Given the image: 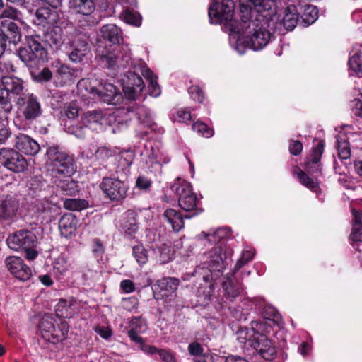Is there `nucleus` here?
<instances>
[{"instance_id":"23","label":"nucleus","mask_w":362,"mask_h":362,"mask_svg":"<svg viewBox=\"0 0 362 362\" xmlns=\"http://www.w3.org/2000/svg\"><path fill=\"white\" fill-rule=\"evenodd\" d=\"M71 175H64L63 178L59 177L56 178L54 181L57 189L64 195L71 196L78 192V185L76 182L71 177Z\"/></svg>"},{"instance_id":"47","label":"nucleus","mask_w":362,"mask_h":362,"mask_svg":"<svg viewBox=\"0 0 362 362\" xmlns=\"http://www.w3.org/2000/svg\"><path fill=\"white\" fill-rule=\"evenodd\" d=\"M206 258H207V260L205 261V266H204V268H206V270L205 269V284H209V287L210 288V291H208V298L209 300H211V298H212V294L211 293V292L214 291V288H215V285H216V281L219 279L221 276H220L219 277L215 279H212L211 278V273L209 272V269L208 268V264H207V261L209 260V258H208V254L206 255ZM206 288V286L205 285V288Z\"/></svg>"},{"instance_id":"56","label":"nucleus","mask_w":362,"mask_h":362,"mask_svg":"<svg viewBox=\"0 0 362 362\" xmlns=\"http://www.w3.org/2000/svg\"><path fill=\"white\" fill-rule=\"evenodd\" d=\"M353 113L356 117L362 118V93H360L358 98L353 101Z\"/></svg>"},{"instance_id":"64","label":"nucleus","mask_w":362,"mask_h":362,"mask_svg":"<svg viewBox=\"0 0 362 362\" xmlns=\"http://www.w3.org/2000/svg\"><path fill=\"white\" fill-rule=\"evenodd\" d=\"M110 151L106 147L98 148L95 153V156L98 160H105L110 156Z\"/></svg>"},{"instance_id":"59","label":"nucleus","mask_w":362,"mask_h":362,"mask_svg":"<svg viewBox=\"0 0 362 362\" xmlns=\"http://www.w3.org/2000/svg\"><path fill=\"white\" fill-rule=\"evenodd\" d=\"M1 18L16 19L18 17V11L12 7L6 8L0 16Z\"/></svg>"},{"instance_id":"7","label":"nucleus","mask_w":362,"mask_h":362,"mask_svg":"<svg viewBox=\"0 0 362 362\" xmlns=\"http://www.w3.org/2000/svg\"><path fill=\"white\" fill-rule=\"evenodd\" d=\"M16 105L28 121L35 119L42 113L39 99L33 93H23L17 98Z\"/></svg>"},{"instance_id":"36","label":"nucleus","mask_w":362,"mask_h":362,"mask_svg":"<svg viewBox=\"0 0 362 362\" xmlns=\"http://www.w3.org/2000/svg\"><path fill=\"white\" fill-rule=\"evenodd\" d=\"M156 258L160 264H165L169 262L173 257L174 252L170 246L166 244L156 247L153 250Z\"/></svg>"},{"instance_id":"63","label":"nucleus","mask_w":362,"mask_h":362,"mask_svg":"<svg viewBox=\"0 0 362 362\" xmlns=\"http://www.w3.org/2000/svg\"><path fill=\"white\" fill-rule=\"evenodd\" d=\"M139 332L134 329H130L128 332V336L132 341L138 344L141 347L144 344L143 339L139 336Z\"/></svg>"},{"instance_id":"43","label":"nucleus","mask_w":362,"mask_h":362,"mask_svg":"<svg viewBox=\"0 0 362 362\" xmlns=\"http://www.w3.org/2000/svg\"><path fill=\"white\" fill-rule=\"evenodd\" d=\"M88 202L85 199H66L64 201L65 209L71 211H81L88 207Z\"/></svg>"},{"instance_id":"1","label":"nucleus","mask_w":362,"mask_h":362,"mask_svg":"<svg viewBox=\"0 0 362 362\" xmlns=\"http://www.w3.org/2000/svg\"><path fill=\"white\" fill-rule=\"evenodd\" d=\"M240 24L238 33L233 34L237 41L245 47L255 51L260 50L269 42L270 32L260 23V18H264L263 14H259L255 20H252L251 8L240 3Z\"/></svg>"},{"instance_id":"9","label":"nucleus","mask_w":362,"mask_h":362,"mask_svg":"<svg viewBox=\"0 0 362 362\" xmlns=\"http://www.w3.org/2000/svg\"><path fill=\"white\" fill-rule=\"evenodd\" d=\"M69 40L72 48L69 55L70 59L75 63L81 62L88 52V37L84 33L74 29L70 33Z\"/></svg>"},{"instance_id":"26","label":"nucleus","mask_w":362,"mask_h":362,"mask_svg":"<svg viewBox=\"0 0 362 362\" xmlns=\"http://www.w3.org/2000/svg\"><path fill=\"white\" fill-rule=\"evenodd\" d=\"M45 42L47 43L53 49L57 50L61 48L64 42L62 30L56 27L47 31L45 36Z\"/></svg>"},{"instance_id":"28","label":"nucleus","mask_w":362,"mask_h":362,"mask_svg":"<svg viewBox=\"0 0 362 362\" xmlns=\"http://www.w3.org/2000/svg\"><path fill=\"white\" fill-rule=\"evenodd\" d=\"M299 13L298 9L294 5H288L285 11L282 19L283 25L287 30H293L298 21Z\"/></svg>"},{"instance_id":"55","label":"nucleus","mask_w":362,"mask_h":362,"mask_svg":"<svg viewBox=\"0 0 362 362\" xmlns=\"http://www.w3.org/2000/svg\"><path fill=\"white\" fill-rule=\"evenodd\" d=\"M130 329H134L139 332H144L146 329V323L144 319L134 317L132 320V327Z\"/></svg>"},{"instance_id":"6","label":"nucleus","mask_w":362,"mask_h":362,"mask_svg":"<svg viewBox=\"0 0 362 362\" xmlns=\"http://www.w3.org/2000/svg\"><path fill=\"white\" fill-rule=\"evenodd\" d=\"M89 93L94 98L109 105H119L123 101V95L117 87L110 83H100L97 87H90Z\"/></svg>"},{"instance_id":"34","label":"nucleus","mask_w":362,"mask_h":362,"mask_svg":"<svg viewBox=\"0 0 362 362\" xmlns=\"http://www.w3.org/2000/svg\"><path fill=\"white\" fill-rule=\"evenodd\" d=\"M55 8L41 7L36 11L35 16L40 23L54 24L57 22V14Z\"/></svg>"},{"instance_id":"50","label":"nucleus","mask_w":362,"mask_h":362,"mask_svg":"<svg viewBox=\"0 0 362 362\" xmlns=\"http://www.w3.org/2000/svg\"><path fill=\"white\" fill-rule=\"evenodd\" d=\"M86 127L82 125H71L66 127L68 133L75 135L78 139H83L86 133Z\"/></svg>"},{"instance_id":"39","label":"nucleus","mask_w":362,"mask_h":362,"mask_svg":"<svg viewBox=\"0 0 362 362\" xmlns=\"http://www.w3.org/2000/svg\"><path fill=\"white\" fill-rule=\"evenodd\" d=\"M241 2H244L245 6L251 8V16H253L255 11L260 14L270 8V6L267 7L268 1L267 0H240V4ZM239 6H240V4Z\"/></svg>"},{"instance_id":"22","label":"nucleus","mask_w":362,"mask_h":362,"mask_svg":"<svg viewBox=\"0 0 362 362\" xmlns=\"http://www.w3.org/2000/svg\"><path fill=\"white\" fill-rule=\"evenodd\" d=\"M293 176H296L298 179L299 182L311 190L313 192L316 194L321 192V189L319 186V183L317 180L310 177L305 171H303L300 167L296 165L293 167L292 170Z\"/></svg>"},{"instance_id":"11","label":"nucleus","mask_w":362,"mask_h":362,"mask_svg":"<svg viewBox=\"0 0 362 362\" xmlns=\"http://www.w3.org/2000/svg\"><path fill=\"white\" fill-rule=\"evenodd\" d=\"M324 151V140H319L317 144L312 147L310 154L305 158L304 161V168L308 173L311 175L322 174V164L321 159Z\"/></svg>"},{"instance_id":"17","label":"nucleus","mask_w":362,"mask_h":362,"mask_svg":"<svg viewBox=\"0 0 362 362\" xmlns=\"http://www.w3.org/2000/svg\"><path fill=\"white\" fill-rule=\"evenodd\" d=\"M6 264L10 272L19 280L27 281L32 275L30 268L25 265L23 260L18 257L6 258Z\"/></svg>"},{"instance_id":"10","label":"nucleus","mask_w":362,"mask_h":362,"mask_svg":"<svg viewBox=\"0 0 362 362\" xmlns=\"http://www.w3.org/2000/svg\"><path fill=\"white\" fill-rule=\"evenodd\" d=\"M252 348L264 360L272 361L276 357V348L267 335L257 333L252 339Z\"/></svg>"},{"instance_id":"8","label":"nucleus","mask_w":362,"mask_h":362,"mask_svg":"<svg viewBox=\"0 0 362 362\" xmlns=\"http://www.w3.org/2000/svg\"><path fill=\"white\" fill-rule=\"evenodd\" d=\"M0 163L14 173L23 172L28 167L25 157L12 148L0 149Z\"/></svg>"},{"instance_id":"38","label":"nucleus","mask_w":362,"mask_h":362,"mask_svg":"<svg viewBox=\"0 0 362 362\" xmlns=\"http://www.w3.org/2000/svg\"><path fill=\"white\" fill-rule=\"evenodd\" d=\"M344 135H337V148L338 156L341 160H346L351 156V148L349 141Z\"/></svg>"},{"instance_id":"57","label":"nucleus","mask_w":362,"mask_h":362,"mask_svg":"<svg viewBox=\"0 0 362 362\" xmlns=\"http://www.w3.org/2000/svg\"><path fill=\"white\" fill-rule=\"evenodd\" d=\"M64 115L69 119H74L78 115V108L74 103H71L64 108Z\"/></svg>"},{"instance_id":"49","label":"nucleus","mask_w":362,"mask_h":362,"mask_svg":"<svg viewBox=\"0 0 362 362\" xmlns=\"http://www.w3.org/2000/svg\"><path fill=\"white\" fill-rule=\"evenodd\" d=\"M83 16L78 20V25L81 28L93 27L98 25L100 19L95 18L91 14H82Z\"/></svg>"},{"instance_id":"33","label":"nucleus","mask_w":362,"mask_h":362,"mask_svg":"<svg viewBox=\"0 0 362 362\" xmlns=\"http://www.w3.org/2000/svg\"><path fill=\"white\" fill-rule=\"evenodd\" d=\"M98 62L100 66L107 69L113 68L116 65L118 58L115 50H103L98 54Z\"/></svg>"},{"instance_id":"19","label":"nucleus","mask_w":362,"mask_h":362,"mask_svg":"<svg viewBox=\"0 0 362 362\" xmlns=\"http://www.w3.org/2000/svg\"><path fill=\"white\" fill-rule=\"evenodd\" d=\"M16 148L28 155H35L40 151L39 144L28 135L20 134L16 137Z\"/></svg>"},{"instance_id":"4","label":"nucleus","mask_w":362,"mask_h":362,"mask_svg":"<svg viewBox=\"0 0 362 362\" xmlns=\"http://www.w3.org/2000/svg\"><path fill=\"white\" fill-rule=\"evenodd\" d=\"M20 59L30 69L36 68L47 59V52L40 42L39 36H30L27 43L18 49Z\"/></svg>"},{"instance_id":"44","label":"nucleus","mask_w":362,"mask_h":362,"mask_svg":"<svg viewBox=\"0 0 362 362\" xmlns=\"http://www.w3.org/2000/svg\"><path fill=\"white\" fill-rule=\"evenodd\" d=\"M104 115L101 110H89L84 112L81 117L84 122L88 124L98 123L103 119Z\"/></svg>"},{"instance_id":"40","label":"nucleus","mask_w":362,"mask_h":362,"mask_svg":"<svg viewBox=\"0 0 362 362\" xmlns=\"http://www.w3.org/2000/svg\"><path fill=\"white\" fill-rule=\"evenodd\" d=\"M124 232L128 235H132L138 230V226L133 211L127 212V218L122 224Z\"/></svg>"},{"instance_id":"60","label":"nucleus","mask_w":362,"mask_h":362,"mask_svg":"<svg viewBox=\"0 0 362 362\" xmlns=\"http://www.w3.org/2000/svg\"><path fill=\"white\" fill-rule=\"evenodd\" d=\"M158 354H159L160 359L165 362L176 361L175 358L173 354L167 350L160 349V351H158Z\"/></svg>"},{"instance_id":"35","label":"nucleus","mask_w":362,"mask_h":362,"mask_svg":"<svg viewBox=\"0 0 362 362\" xmlns=\"http://www.w3.org/2000/svg\"><path fill=\"white\" fill-rule=\"evenodd\" d=\"M68 156L66 153L59 151L58 148L49 147L47 150V164L52 166V168H54L56 166H59V163Z\"/></svg>"},{"instance_id":"62","label":"nucleus","mask_w":362,"mask_h":362,"mask_svg":"<svg viewBox=\"0 0 362 362\" xmlns=\"http://www.w3.org/2000/svg\"><path fill=\"white\" fill-rule=\"evenodd\" d=\"M95 331L105 339H107L112 336V331L109 327L98 326L95 328Z\"/></svg>"},{"instance_id":"46","label":"nucleus","mask_w":362,"mask_h":362,"mask_svg":"<svg viewBox=\"0 0 362 362\" xmlns=\"http://www.w3.org/2000/svg\"><path fill=\"white\" fill-rule=\"evenodd\" d=\"M349 68L357 74L362 71V51L356 52L349 59Z\"/></svg>"},{"instance_id":"12","label":"nucleus","mask_w":362,"mask_h":362,"mask_svg":"<svg viewBox=\"0 0 362 362\" xmlns=\"http://www.w3.org/2000/svg\"><path fill=\"white\" fill-rule=\"evenodd\" d=\"M221 284L224 293L220 305L222 308H230L227 304L234 301L240 296L242 290L241 284L235 279L234 274H226Z\"/></svg>"},{"instance_id":"25","label":"nucleus","mask_w":362,"mask_h":362,"mask_svg":"<svg viewBox=\"0 0 362 362\" xmlns=\"http://www.w3.org/2000/svg\"><path fill=\"white\" fill-rule=\"evenodd\" d=\"M76 301L74 298L69 300L60 299L55 306V313L59 317L69 318L75 313L74 306Z\"/></svg>"},{"instance_id":"27","label":"nucleus","mask_w":362,"mask_h":362,"mask_svg":"<svg viewBox=\"0 0 362 362\" xmlns=\"http://www.w3.org/2000/svg\"><path fill=\"white\" fill-rule=\"evenodd\" d=\"M4 30L0 32L4 37L5 42L17 43L21 40V35L17 25L11 21H5L3 24Z\"/></svg>"},{"instance_id":"51","label":"nucleus","mask_w":362,"mask_h":362,"mask_svg":"<svg viewBox=\"0 0 362 362\" xmlns=\"http://www.w3.org/2000/svg\"><path fill=\"white\" fill-rule=\"evenodd\" d=\"M52 78V73L51 70L45 67L42 69L37 74L34 76L35 81L39 83H45L49 81Z\"/></svg>"},{"instance_id":"52","label":"nucleus","mask_w":362,"mask_h":362,"mask_svg":"<svg viewBox=\"0 0 362 362\" xmlns=\"http://www.w3.org/2000/svg\"><path fill=\"white\" fill-rule=\"evenodd\" d=\"M0 105L6 113H10L13 109V105L7 98V95L4 92V88L0 89Z\"/></svg>"},{"instance_id":"30","label":"nucleus","mask_w":362,"mask_h":362,"mask_svg":"<svg viewBox=\"0 0 362 362\" xmlns=\"http://www.w3.org/2000/svg\"><path fill=\"white\" fill-rule=\"evenodd\" d=\"M52 175L58 178L66 175H72L76 171V166L71 157L68 156L59 163V166L52 168Z\"/></svg>"},{"instance_id":"29","label":"nucleus","mask_w":362,"mask_h":362,"mask_svg":"<svg viewBox=\"0 0 362 362\" xmlns=\"http://www.w3.org/2000/svg\"><path fill=\"white\" fill-rule=\"evenodd\" d=\"M165 220L170 224L175 232H179L184 227V218L178 211L173 209H168L163 214Z\"/></svg>"},{"instance_id":"5","label":"nucleus","mask_w":362,"mask_h":362,"mask_svg":"<svg viewBox=\"0 0 362 362\" xmlns=\"http://www.w3.org/2000/svg\"><path fill=\"white\" fill-rule=\"evenodd\" d=\"M171 190L177 196L180 207L185 211L192 212V215H185V218H190L201 213L202 210L197 209L198 199L189 182L178 178L171 185Z\"/></svg>"},{"instance_id":"24","label":"nucleus","mask_w":362,"mask_h":362,"mask_svg":"<svg viewBox=\"0 0 362 362\" xmlns=\"http://www.w3.org/2000/svg\"><path fill=\"white\" fill-rule=\"evenodd\" d=\"M77 219L72 214L64 215L59 221V228L62 236L69 238L76 230Z\"/></svg>"},{"instance_id":"18","label":"nucleus","mask_w":362,"mask_h":362,"mask_svg":"<svg viewBox=\"0 0 362 362\" xmlns=\"http://www.w3.org/2000/svg\"><path fill=\"white\" fill-rule=\"evenodd\" d=\"M18 202L11 196L0 198V221H11L18 210Z\"/></svg>"},{"instance_id":"2","label":"nucleus","mask_w":362,"mask_h":362,"mask_svg":"<svg viewBox=\"0 0 362 362\" xmlns=\"http://www.w3.org/2000/svg\"><path fill=\"white\" fill-rule=\"evenodd\" d=\"M230 235V230L223 227L205 233V247L207 243L214 245L208 252L209 260L207 261L208 268L211 273L212 279H216L222 276L223 271L225 269L222 245L223 241ZM223 255L226 256L225 254Z\"/></svg>"},{"instance_id":"21","label":"nucleus","mask_w":362,"mask_h":362,"mask_svg":"<svg viewBox=\"0 0 362 362\" xmlns=\"http://www.w3.org/2000/svg\"><path fill=\"white\" fill-rule=\"evenodd\" d=\"M103 40L114 45H119L123 41L122 30L115 24H106L100 29Z\"/></svg>"},{"instance_id":"53","label":"nucleus","mask_w":362,"mask_h":362,"mask_svg":"<svg viewBox=\"0 0 362 362\" xmlns=\"http://www.w3.org/2000/svg\"><path fill=\"white\" fill-rule=\"evenodd\" d=\"M303 144L298 140L291 139L289 141L288 151L293 156H298L303 151Z\"/></svg>"},{"instance_id":"48","label":"nucleus","mask_w":362,"mask_h":362,"mask_svg":"<svg viewBox=\"0 0 362 362\" xmlns=\"http://www.w3.org/2000/svg\"><path fill=\"white\" fill-rule=\"evenodd\" d=\"M262 316L266 320L276 322L279 319L280 314L274 307L272 305H264Z\"/></svg>"},{"instance_id":"41","label":"nucleus","mask_w":362,"mask_h":362,"mask_svg":"<svg viewBox=\"0 0 362 362\" xmlns=\"http://www.w3.org/2000/svg\"><path fill=\"white\" fill-rule=\"evenodd\" d=\"M121 19L125 21L127 23L139 26L141 23V16L130 9L124 10L119 15Z\"/></svg>"},{"instance_id":"54","label":"nucleus","mask_w":362,"mask_h":362,"mask_svg":"<svg viewBox=\"0 0 362 362\" xmlns=\"http://www.w3.org/2000/svg\"><path fill=\"white\" fill-rule=\"evenodd\" d=\"M189 93L191 95V98L194 101L202 103L204 99V95L202 89L197 86H192L189 88Z\"/></svg>"},{"instance_id":"32","label":"nucleus","mask_w":362,"mask_h":362,"mask_svg":"<svg viewBox=\"0 0 362 362\" xmlns=\"http://www.w3.org/2000/svg\"><path fill=\"white\" fill-rule=\"evenodd\" d=\"M69 6L81 14H92L95 9L94 0H70Z\"/></svg>"},{"instance_id":"20","label":"nucleus","mask_w":362,"mask_h":362,"mask_svg":"<svg viewBox=\"0 0 362 362\" xmlns=\"http://www.w3.org/2000/svg\"><path fill=\"white\" fill-rule=\"evenodd\" d=\"M1 81L6 95L12 94L21 96L25 93L24 82L21 78L15 76H2Z\"/></svg>"},{"instance_id":"37","label":"nucleus","mask_w":362,"mask_h":362,"mask_svg":"<svg viewBox=\"0 0 362 362\" xmlns=\"http://www.w3.org/2000/svg\"><path fill=\"white\" fill-rule=\"evenodd\" d=\"M303 12L301 13V18L303 22L307 25L313 23L318 18V9L317 6L311 4H305L301 6Z\"/></svg>"},{"instance_id":"42","label":"nucleus","mask_w":362,"mask_h":362,"mask_svg":"<svg viewBox=\"0 0 362 362\" xmlns=\"http://www.w3.org/2000/svg\"><path fill=\"white\" fill-rule=\"evenodd\" d=\"M179 279L173 277L163 278L158 281L159 288L168 293L175 292L179 284Z\"/></svg>"},{"instance_id":"58","label":"nucleus","mask_w":362,"mask_h":362,"mask_svg":"<svg viewBox=\"0 0 362 362\" xmlns=\"http://www.w3.org/2000/svg\"><path fill=\"white\" fill-rule=\"evenodd\" d=\"M253 257L252 254L250 251H245L243 253L241 258L236 263V269H240L248 262L252 260Z\"/></svg>"},{"instance_id":"61","label":"nucleus","mask_w":362,"mask_h":362,"mask_svg":"<svg viewBox=\"0 0 362 362\" xmlns=\"http://www.w3.org/2000/svg\"><path fill=\"white\" fill-rule=\"evenodd\" d=\"M189 352L192 356H200L202 354L203 349L200 344L193 342L189 345Z\"/></svg>"},{"instance_id":"15","label":"nucleus","mask_w":362,"mask_h":362,"mask_svg":"<svg viewBox=\"0 0 362 362\" xmlns=\"http://www.w3.org/2000/svg\"><path fill=\"white\" fill-rule=\"evenodd\" d=\"M101 188L108 197L113 201H119L125 197L127 187L124 182L117 179L105 177Z\"/></svg>"},{"instance_id":"16","label":"nucleus","mask_w":362,"mask_h":362,"mask_svg":"<svg viewBox=\"0 0 362 362\" xmlns=\"http://www.w3.org/2000/svg\"><path fill=\"white\" fill-rule=\"evenodd\" d=\"M144 87V81L139 75L134 72L129 73L127 78L123 83V91L125 97L134 100L141 94Z\"/></svg>"},{"instance_id":"31","label":"nucleus","mask_w":362,"mask_h":362,"mask_svg":"<svg viewBox=\"0 0 362 362\" xmlns=\"http://www.w3.org/2000/svg\"><path fill=\"white\" fill-rule=\"evenodd\" d=\"M258 332L253 328L250 329L247 327H240L236 332V340L241 344L242 348L247 346L252 347V339L255 338Z\"/></svg>"},{"instance_id":"13","label":"nucleus","mask_w":362,"mask_h":362,"mask_svg":"<svg viewBox=\"0 0 362 362\" xmlns=\"http://www.w3.org/2000/svg\"><path fill=\"white\" fill-rule=\"evenodd\" d=\"M39 329L45 340L51 343H57L65 338L63 330L56 329L54 320L49 314L43 315L39 324Z\"/></svg>"},{"instance_id":"3","label":"nucleus","mask_w":362,"mask_h":362,"mask_svg":"<svg viewBox=\"0 0 362 362\" xmlns=\"http://www.w3.org/2000/svg\"><path fill=\"white\" fill-rule=\"evenodd\" d=\"M235 2L233 0L214 1L208 9V17L211 24H221L225 32L230 35L238 33L240 21L233 18Z\"/></svg>"},{"instance_id":"14","label":"nucleus","mask_w":362,"mask_h":362,"mask_svg":"<svg viewBox=\"0 0 362 362\" xmlns=\"http://www.w3.org/2000/svg\"><path fill=\"white\" fill-rule=\"evenodd\" d=\"M8 247L14 250L35 247L37 245L36 235L28 230H19L7 238Z\"/></svg>"},{"instance_id":"45","label":"nucleus","mask_w":362,"mask_h":362,"mask_svg":"<svg viewBox=\"0 0 362 362\" xmlns=\"http://www.w3.org/2000/svg\"><path fill=\"white\" fill-rule=\"evenodd\" d=\"M132 255L136 262L140 264H144L147 262L148 255L147 250L143 245H136L132 248Z\"/></svg>"}]
</instances>
